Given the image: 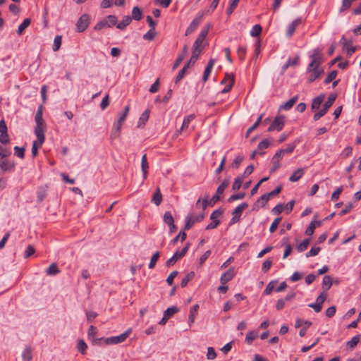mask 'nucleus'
<instances>
[{
    "instance_id": "nucleus-1",
    "label": "nucleus",
    "mask_w": 361,
    "mask_h": 361,
    "mask_svg": "<svg viewBox=\"0 0 361 361\" xmlns=\"http://www.w3.org/2000/svg\"><path fill=\"white\" fill-rule=\"evenodd\" d=\"M310 58L311 62L307 68V72L310 74L307 79L309 83L313 82L324 73V69L319 67L322 63L320 50L319 49H314Z\"/></svg>"
},
{
    "instance_id": "nucleus-2",
    "label": "nucleus",
    "mask_w": 361,
    "mask_h": 361,
    "mask_svg": "<svg viewBox=\"0 0 361 361\" xmlns=\"http://www.w3.org/2000/svg\"><path fill=\"white\" fill-rule=\"evenodd\" d=\"M35 122V134L39 141V145L41 146L45 140L44 131L46 130L45 121L42 117V106H39L36 112Z\"/></svg>"
},
{
    "instance_id": "nucleus-3",
    "label": "nucleus",
    "mask_w": 361,
    "mask_h": 361,
    "mask_svg": "<svg viewBox=\"0 0 361 361\" xmlns=\"http://www.w3.org/2000/svg\"><path fill=\"white\" fill-rule=\"evenodd\" d=\"M189 248V244H187L185 247H184L181 251L177 250L173 255L169 258L166 262V266L168 267L173 266L178 259L182 258L185 255Z\"/></svg>"
},
{
    "instance_id": "nucleus-4",
    "label": "nucleus",
    "mask_w": 361,
    "mask_h": 361,
    "mask_svg": "<svg viewBox=\"0 0 361 361\" xmlns=\"http://www.w3.org/2000/svg\"><path fill=\"white\" fill-rule=\"evenodd\" d=\"M130 332H131V329H129L119 336H112V337H109L107 338H104V343L106 345H113V344H118V343H122L124 341H126V339L128 337Z\"/></svg>"
},
{
    "instance_id": "nucleus-5",
    "label": "nucleus",
    "mask_w": 361,
    "mask_h": 361,
    "mask_svg": "<svg viewBox=\"0 0 361 361\" xmlns=\"http://www.w3.org/2000/svg\"><path fill=\"white\" fill-rule=\"evenodd\" d=\"M248 204L246 202H243L239 204L232 212V219L230 221V225L234 224L236 222L240 221V218L242 215L243 210L247 208Z\"/></svg>"
},
{
    "instance_id": "nucleus-6",
    "label": "nucleus",
    "mask_w": 361,
    "mask_h": 361,
    "mask_svg": "<svg viewBox=\"0 0 361 361\" xmlns=\"http://www.w3.org/2000/svg\"><path fill=\"white\" fill-rule=\"evenodd\" d=\"M285 123V117L283 116H278L271 123L270 126L268 128V131L271 132L274 130L280 131L283 129Z\"/></svg>"
},
{
    "instance_id": "nucleus-7",
    "label": "nucleus",
    "mask_w": 361,
    "mask_h": 361,
    "mask_svg": "<svg viewBox=\"0 0 361 361\" xmlns=\"http://www.w3.org/2000/svg\"><path fill=\"white\" fill-rule=\"evenodd\" d=\"M90 23V17L87 14L82 15L76 23L77 30L79 32L85 31Z\"/></svg>"
},
{
    "instance_id": "nucleus-8",
    "label": "nucleus",
    "mask_w": 361,
    "mask_h": 361,
    "mask_svg": "<svg viewBox=\"0 0 361 361\" xmlns=\"http://www.w3.org/2000/svg\"><path fill=\"white\" fill-rule=\"evenodd\" d=\"M207 29H204L201 31V32L200 33V35H198L197 38L196 39L193 44L192 50L200 51V53L202 52L203 48L201 47V45L204 42L205 37H207Z\"/></svg>"
},
{
    "instance_id": "nucleus-9",
    "label": "nucleus",
    "mask_w": 361,
    "mask_h": 361,
    "mask_svg": "<svg viewBox=\"0 0 361 361\" xmlns=\"http://www.w3.org/2000/svg\"><path fill=\"white\" fill-rule=\"evenodd\" d=\"M235 276V269L234 267H231L227 271L224 272L220 279L221 283L224 285L227 283L228 281H231L233 278Z\"/></svg>"
},
{
    "instance_id": "nucleus-10",
    "label": "nucleus",
    "mask_w": 361,
    "mask_h": 361,
    "mask_svg": "<svg viewBox=\"0 0 361 361\" xmlns=\"http://www.w3.org/2000/svg\"><path fill=\"white\" fill-rule=\"evenodd\" d=\"M202 20V16H198L195 18V19L191 22L190 25L188 27L185 31V35H189L192 32H193L198 25H200V22Z\"/></svg>"
},
{
    "instance_id": "nucleus-11",
    "label": "nucleus",
    "mask_w": 361,
    "mask_h": 361,
    "mask_svg": "<svg viewBox=\"0 0 361 361\" xmlns=\"http://www.w3.org/2000/svg\"><path fill=\"white\" fill-rule=\"evenodd\" d=\"M188 51V47L187 45H184L182 53L178 56V58L176 59L173 63V66L172 67L173 70L176 69L180 66L184 58L186 56Z\"/></svg>"
},
{
    "instance_id": "nucleus-12",
    "label": "nucleus",
    "mask_w": 361,
    "mask_h": 361,
    "mask_svg": "<svg viewBox=\"0 0 361 361\" xmlns=\"http://www.w3.org/2000/svg\"><path fill=\"white\" fill-rule=\"evenodd\" d=\"M336 97H337L336 94H331L329 96L327 100L324 104V105H323L322 108L321 109V110H322L323 111H324L326 114V112L329 110V109L334 104V102L336 100Z\"/></svg>"
},
{
    "instance_id": "nucleus-13",
    "label": "nucleus",
    "mask_w": 361,
    "mask_h": 361,
    "mask_svg": "<svg viewBox=\"0 0 361 361\" xmlns=\"http://www.w3.org/2000/svg\"><path fill=\"white\" fill-rule=\"evenodd\" d=\"M301 19L298 18L293 20L288 27L286 35L288 37H291L294 33L296 27L301 23Z\"/></svg>"
},
{
    "instance_id": "nucleus-14",
    "label": "nucleus",
    "mask_w": 361,
    "mask_h": 361,
    "mask_svg": "<svg viewBox=\"0 0 361 361\" xmlns=\"http://www.w3.org/2000/svg\"><path fill=\"white\" fill-rule=\"evenodd\" d=\"M298 100V96L296 95V96L292 97L291 99H290L285 104L281 105L280 106V109L290 110L294 106V104L297 102Z\"/></svg>"
},
{
    "instance_id": "nucleus-15",
    "label": "nucleus",
    "mask_w": 361,
    "mask_h": 361,
    "mask_svg": "<svg viewBox=\"0 0 361 361\" xmlns=\"http://www.w3.org/2000/svg\"><path fill=\"white\" fill-rule=\"evenodd\" d=\"M303 174L304 169L299 168L291 174V176L289 177V180L290 182H296L303 176Z\"/></svg>"
},
{
    "instance_id": "nucleus-16",
    "label": "nucleus",
    "mask_w": 361,
    "mask_h": 361,
    "mask_svg": "<svg viewBox=\"0 0 361 361\" xmlns=\"http://www.w3.org/2000/svg\"><path fill=\"white\" fill-rule=\"evenodd\" d=\"M122 125L123 123L119 121L114 123L111 135V137L112 139L116 138L120 135V130L121 129Z\"/></svg>"
},
{
    "instance_id": "nucleus-17",
    "label": "nucleus",
    "mask_w": 361,
    "mask_h": 361,
    "mask_svg": "<svg viewBox=\"0 0 361 361\" xmlns=\"http://www.w3.org/2000/svg\"><path fill=\"white\" fill-rule=\"evenodd\" d=\"M200 54H201L200 51L192 50V56H191L190 60L185 64V66L186 67H188V68L191 66H193L196 63L197 60L198 59Z\"/></svg>"
},
{
    "instance_id": "nucleus-18",
    "label": "nucleus",
    "mask_w": 361,
    "mask_h": 361,
    "mask_svg": "<svg viewBox=\"0 0 361 361\" xmlns=\"http://www.w3.org/2000/svg\"><path fill=\"white\" fill-rule=\"evenodd\" d=\"M324 99V95H319L317 97L314 98L312 102V110H318L323 102Z\"/></svg>"
},
{
    "instance_id": "nucleus-19",
    "label": "nucleus",
    "mask_w": 361,
    "mask_h": 361,
    "mask_svg": "<svg viewBox=\"0 0 361 361\" xmlns=\"http://www.w3.org/2000/svg\"><path fill=\"white\" fill-rule=\"evenodd\" d=\"M214 62V61L213 59H211L209 61L208 64L207 65V66L204 69V73H203V77H202V80L204 82H206L208 80L209 76L212 72Z\"/></svg>"
},
{
    "instance_id": "nucleus-20",
    "label": "nucleus",
    "mask_w": 361,
    "mask_h": 361,
    "mask_svg": "<svg viewBox=\"0 0 361 361\" xmlns=\"http://www.w3.org/2000/svg\"><path fill=\"white\" fill-rule=\"evenodd\" d=\"M15 167L14 163H12L8 160L3 161L0 164V168L3 171H11Z\"/></svg>"
},
{
    "instance_id": "nucleus-21",
    "label": "nucleus",
    "mask_w": 361,
    "mask_h": 361,
    "mask_svg": "<svg viewBox=\"0 0 361 361\" xmlns=\"http://www.w3.org/2000/svg\"><path fill=\"white\" fill-rule=\"evenodd\" d=\"M132 20V18L129 16H126L123 18V19L116 25V27L119 30H124Z\"/></svg>"
},
{
    "instance_id": "nucleus-22",
    "label": "nucleus",
    "mask_w": 361,
    "mask_h": 361,
    "mask_svg": "<svg viewBox=\"0 0 361 361\" xmlns=\"http://www.w3.org/2000/svg\"><path fill=\"white\" fill-rule=\"evenodd\" d=\"M60 272V270L56 263H52L46 270V274L48 276H54Z\"/></svg>"
},
{
    "instance_id": "nucleus-23",
    "label": "nucleus",
    "mask_w": 361,
    "mask_h": 361,
    "mask_svg": "<svg viewBox=\"0 0 361 361\" xmlns=\"http://www.w3.org/2000/svg\"><path fill=\"white\" fill-rule=\"evenodd\" d=\"M141 168H142V171L143 173V178H144V179H145L147 178V169L149 168L146 154H144L142 157Z\"/></svg>"
},
{
    "instance_id": "nucleus-24",
    "label": "nucleus",
    "mask_w": 361,
    "mask_h": 361,
    "mask_svg": "<svg viewBox=\"0 0 361 361\" xmlns=\"http://www.w3.org/2000/svg\"><path fill=\"white\" fill-rule=\"evenodd\" d=\"M161 201L162 195L161 194L159 188H157L156 192L152 196V202H154L157 206H159L161 203Z\"/></svg>"
},
{
    "instance_id": "nucleus-25",
    "label": "nucleus",
    "mask_w": 361,
    "mask_h": 361,
    "mask_svg": "<svg viewBox=\"0 0 361 361\" xmlns=\"http://www.w3.org/2000/svg\"><path fill=\"white\" fill-rule=\"evenodd\" d=\"M22 358L23 361H31L32 359V348L28 346L25 348L22 353Z\"/></svg>"
},
{
    "instance_id": "nucleus-26",
    "label": "nucleus",
    "mask_w": 361,
    "mask_h": 361,
    "mask_svg": "<svg viewBox=\"0 0 361 361\" xmlns=\"http://www.w3.org/2000/svg\"><path fill=\"white\" fill-rule=\"evenodd\" d=\"M332 286V279L330 276L326 275L323 278L322 281V288L324 289V291H327Z\"/></svg>"
},
{
    "instance_id": "nucleus-27",
    "label": "nucleus",
    "mask_w": 361,
    "mask_h": 361,
    "mask_svg": "<svg viewBox=\"0 0 361 361\" xmlns=\"http://www.w3.org/2000/svg\"><path fill=\"white\" fill-rule=\"evenodd\" d=\"M195 276V272L194 271H190L189 272L188 274H187L182 279L181 282H180V286L182 288H184L187 286V284L188 283V282L190 281H191Z\"/></svg>"
},
{
    "instance_id": "nucleus-28",
    "label": "nucleus",
    "mask_w": 361,
    "mask_h": 361,
    "mask_svg": "<svg viewBox=\"0 0 361 361\" xmlns=\"http://www.w3.org/2000/svg\"><path fill=\"white\" fill-rule=\"evenodd\" d=\"M199 309V305L197 304L195 305L190 310V315H189V322L190 324H192L195 321V318L196 315L197 314V311Z\"/></svg>"
},
{
    "instance_id": "nucleus-29",
    "label": "nucleus",
    "mask_w": 361,
    "mask_h": 361,
    "mask_svg": "<svg viewBox=\"0 0 361 361\" xmlns=\"http://www.w3.org/2000/svg\"><path fill=\"white\" fill-rule=\"evenodd\" d=\"M30 23L31 20L30 18H25L19 25L18 29V34L20 35L30 25Z\"/></svg>"
},
{
    "instance_id": "nucleus-30",
    "label": "nucleus",
    "mask_w": 361,
    "mask_h": 361,
    "mask_svg": "<svg viewBox=\"0 0 361 361\" xmlns=\"http://www.w3.org/2000/svg\"><path fill=\"white\" fill-rule=\"evenodd\" d=\"M149 111L146 110L145 111H144L142 114L141 116L140 117L139 123H138V127H141L142 126H145V123L149 119Z\"/></svg>"
},
{
    "instance_id": "nucleus-31",
    "label": "nucleus",
    "mask_w": 361,
    "mask_h": 361,
    "mask_svg": "<svg viewBox=\"0 0 361 361\" xmlns=\"http://www.w3.org/2000/svg\"><path fill=\"white\" fill-rule=\"evenodd\" d=\"M243 179H244V177L243 176H238L235 178L233 183V185H232V189L233 190H238L240 188V187L242 186V183L243 182Z\"/></svg>"
},
{
    "instance_id": "nucleus-32",
    "label": "nucleus",
    "mask_w": 361,
    "mask_h": 361,
    "mask_svg": "<svg viewBox=\"0 0 361 361\" xmlns=\"http://www.w3.org/2000/svg\"><path fill=\"white\" fill-rule=\"evenodd\" d=\"M269 199L270 198L268 197L267 193L264 194L256 201L255 204L260 205L262 207H264Z\"/></svg>"
},
{
    "instance_id": "nucleus-33",
    "label": "nucleus",
    "mask_w": 361,
    "mask_h": 361,
    "mask_svg": "<svg viewBox=\"0 0 361 361\" xmlns=\"http://www.w3.org/2000/svg\"><path fill=\"white\" fill-rule=\"evenodd\" d=\"M310 238L305 239L300 244L297 246L298 252H302L306 250L310 245Z\"/></svg>"
},
{
    "instance_id": "nucleus-34",
    "label": "nucleus",
    "mask_w": 361,
    "mask_h": 361,
    "mask_svg": "<svg viewBox=\"0 0 361 361\" xmlns=\"http://www.w3.org/2000/svg\"><path fill=\"white\" fill-rule=\"evenodd\" d=\"M195 118V115L194 114H190L188 116H186L184 120H183V124H182V126L180 128V131L186 129L188 128V126H189V123H190V121H192L193 119Z\"/></svg>"
},
{
    "instance_id": "nucleus-35",
    "label": "nucleus",
    "mask_w": 361,
    "mask_h": 361,
    "mask_svg": "<svg viewBox=\"0 0 361 361\" xmlns=\"http://www.w3.org/2000/svg\"><path fill=\"white\" fill-rule=\"evenodd\" d=\"M132 18L140 20L142 18V11L139 7L135 6L132 11Z\"/></svg>"
},
{
    "instance_id": "nucleus-36",
    "label": "nucleus",
    "mask_w": 361,
    "mask_h": 361,
    "mask_svg": "<svg viewBox=\"0 0 361 361\" xmlns=\"http://www.w3.org/2000/svg\"><path fill=\"white\" fill-rule=\"evenodd\" d=\"M360 341V336H355L351 338L350 341H348L346 343V345L348 348H349L350 350L353 349L359 343Z\"/></svg>"
},
{
    "instance_id": "nucleus-37",
    "label": "nucleus",
    "mask_w": 361,
    "mask_h": 361,
    "mask_svg": "<svg viewBox=\"0 0 361 361\" xmlns=\"http://www.w3.org/2000/svg\"><path fill=\"white\" fill-rule=\"evenodd\" d=\"M226 76H228L229 78V83L223 89V90H222L223 93L228 92L231 90V88L234 84V77L228 73H226Z\"/></svg>"
},
{
    "instance_id": "nucleus-38",
    "label": "nucleus",
    "mask_w": 361,
    "mask_h": 361,
    "mask_svg": "<svg viewBox=\"0 0 361 361\" xmlns=\"http://www.w3.org/2000/svg\"><path fill=\"white\" fill-rule=\"evenodd\" d=\"M257 333L253 331H249L245 337V342L248 344H251L252 341L257 337Z\"/></svg>"
},
{
    "instance_id": "nucleus-39",
    "label": "nucleus",
    "mask_w": 361,
    "mask_h": 361,
    "mask_svg": "<svg viewBox=\"0 0 361 361\" xmlns=\"http://www.w3.org/2000/svg\"><path fill=\"white\" fill-rule=\"evenodd\" d=\"M61 41H62V37L61 35H57L55 37L54 40L53 47H52L54 51H56L60 49V47L61 45Z\"/></svg>"
},
{
    "instance_id": "nucleus-40",
    "label": "nucleus",
    "mask_w": 361,
    "mask_h": 361,
    "mask_svg": "<svg viewBox=\"0 0 361 361\" xmlns=\"http://www.w3.org/2000/svg\"><path fill=\"white\" fill-rule=\"evenodd\" d=\"M164 221L168 226L174 223L173 217L170 212H166L164 213Z\"/></svg>"
},
{
    "instance_id": "nucleus-41",
    "label": "nucleus",
    "mask_w": 361,
    "mask_h": 361,
    "mask_svg": "<svg viewBox=\"0 0 361 361\" xmlns=\"http://www.w3.org/2000/svg\"><path fill=\"white\" fill-rule=\"evenodd\" d=\"M160 257V253L159 252H156L153 255L152 257H151V259H150V262H149V269H153L155 265H156V263L158 261L159 258Z\"/></svg>"
},
{
    "instance_id": "nucleus-42",
    "label": "nucleus",
    "mask_w": 361,
    "mask_h": 361,
    "mask_svg": "<svg viewBox=\"0 0 361 361\" xmlns=\"http://www.w3.org/2000/svg\"><path fill=\"white\" fill-rule=\"evenodd\" d=\"M106 20H107V27H111L112 26L117 25V21H118L117 18H116V16H115L114 15L108 16Z\"/></svg>"
},
{
    "instance_id": "nucleus-43",
    "label": "nucleus",
    "mask_w": 361,
    "mask_h": 361,
    "mask_svg": "<svg viewBox=\"0 0 361 361\" xmlns=\"http://www.w3.org/2000/svg\"><path fill=\"white\" fill-rule=\"evenodd\" d=\"M337 74H338V72L336 70L331 71L328 74L327 77L325 78V80L324 81V84L326 85V84L330 83L331 81H333L337 76Z\"/></svg>"
},
{
    "instance_id": "nucleus-44",
    "label": "nucleus",
    "mask_w": 361,
    "mask_h": 361,
    "mask_svg": "<svg viewBox=\"0 0 361 361\" xmlns=\"http://www.w3.org/2000/svg\"><path fill=\"white\" fill-rule=\"evenodd\" d=\"M299 61V56H295L293 60L289 59L287 62L283 66V70H286L289 66H294L298 64Z\"/></svg>"
},
{
    "instance_id": "nucleus-45",
    "label": "nucleus",
    "mask_w": 361,
    "mask_h": 361,
    "mask_svg": "<svg viewBox=\"0 0 361 361\" xmlns=\"http://www.w3.org/2000/svg\"><path fill=\"white\" fill-rule=\"evenodd\" d=\"M262 28L260 25H255L252 27L250 31V35L252 37H257L262 32Z\"/></svg>"
},
{
    "instance_id": "nucleus-46",
    "label": "nucleus",
    "mask_w": 361,
    "mask_h": 361,
    "mask_svg": "<svg viewBox=\"0 0 361 361\" xmlns=\"http://www.w3.org/2000/svg\"><path fill=\"white\" fill-rule=\"evenodd\" d=\"M14 154L20 158L23 159L25 157V148L24 147H20L18 146H16L14 147Z\"/></svg>"
},
{
    "instance_id": "nucleus-47",
    "label": "nucleus",
    "mask_w": 361,
    "mask_h": 361,
    "mask_svg": "<svg viewBox=\"0 0 361 361\" xmlns=\"http://www.w3.org/2000/svg\"><path fill=\"white\" fill-rule=\"evenodd\" d=\"M271 163L272 167L270 169V173H274L281 166L280 160L273 157L271 159Z\"/></svg>"
},
{
    "instance_id": "nucleus-48",
    "label": "nucleus",
    "mask_w": 361,
    "mask_h": 361,
    "mask_svg": "<svg viewBox=\"0 0 361 361\" xmlns=\"http://www.w3.org/2000/svg\"><path fill=\"white\" fill-rule=\"evenodd\" d=\"M178 309L176 307L173 306L166 309V310L164 312V315L169 319L174 314L178 312Z\"/></svg>"
},
{
    "instance_id": "nucleus-49",
    "label": "nucleus",
    "mask_w": 361,
    "mask_h": 361,
    "mask_svg": "<svg viewBox=\"0 0 361 361\" xmlns=\"http://www.w3.org/2000/svg\"><path fill=\"white\" fill-rule=\"evenodd\" d=\"M77 348L78 351H80L82 354L84 355L86 353L87 346L83 340H80L78 343Z\"/></svg>"
},
{
    "instance_id": "nucleus-50",
    "label": "nucleus",
    "mask_w": 361,
    "mask_h": 361,
    "mask_svg": "<svg viewBox=\"0 0 361 361\" xmlns=\"http://www.w3.org/2000/svg\"><path fill=\"white\" fill-rule=\"evenodd\" d=\"M216 353L213 347H209L207 348V358L208 360H214L216 357Z\"/></svg>"
},
{
    "instance_id": "nucleus-51",
    "label": "nucleus",
    "mask_w": 361,
    "mask_h": 361,
    "mask_svg": "<svg viewBox=\"0 0 361 361\" xmlns=\"http://www.w3.org/2000/svg\"><path fill=\"white\" fill-rule=\"evenodd\" d=\"M238 58L240 61L244 60L246 54V47L244 46H239L237 50Z\"/></svg>"
},
{
    "instance_id": "nucleus-52",
    "label": "nucleus",
    "mask_w": 361,
    "mask_h": 361,
    "mask_svg": "<svg viewBox=\"0 0 361 361\" xmlns=\"http://www.w3.org/2000/svg\"><path fill=\"white\" fill-rule=\"evenodd\" d=\"M321 248L319 247H312L311 250L306 253V257H314L319 254Z\"/></svg>"
},
{
    "instance_id": "nucleus-53",
    "label": "nucleus",
    "mask_w": 361,
    "mask_h": 361,
    "mask_svg": "<svg viewBox=\"0 0 361 361\" xmlns=\"http://www.w3.org/2000/svg\"><path fill=\"white\" fill-rule=\"evenodd\" d=\"M281 221V217H278L274 219V221L272 222V224H271V226L269 228V231L271 233H274V231H276Z\"/></svg>"
},
{
    "instance_id": "nucleus-54",
    "label": "nucleus",
    "mask_w": 361,
    "mask_h": 361,
    "mask_svg": "<svg viewBox=\"0 0 361 361\" xmlns=\"http://www.w3.org/2000/svg\"><path fill=\"white\" fill-rule=\"evenodd\" d=\"M245 192H240V193H238V194H234V195H232L228 199V201L229 202H232L235 200H242L245 197Z\"/></svg>"
},
{
    "instance_id": "nucleus-55",
    "label": "nucleus",
    "mask_w": 361,
    "mask_h": 361,
    "mask_svg": "<svg viewBox=\"0 0 361 361\" xmlns=\"http://www.w3.org/2000/svg\"><path fill=\"white\" fill-rule=\"evenodd\" d=\"M272 265V261L270 260V259H266L263 264H262V271L264 272V273H267L271 268Z\"/></svg>"
},
{
    "instance_id": "nucleus-56",
    "label": "nucleus",
    "mask_w": 361,
    "mask_h": 361,
    "mask_svg": "<svg viewBox=\"0 0 361 361\" xmlns=\"http://www.w3.org/2000/svg\"><path fill=\"white\" fill-rule=\"evenodd\" d=\"M188 69L185 65L183 68L178 72V75L176 78L175 82L178 83L184 77L186 71Z\"/></svg>"
},
{
    "instance_id": "nucleus-57",
    "label": "nucleus",
    "mask_w": 361,
    "mask_h": 361,
    "mask_svg": "<svg viewBox=\"0 0 361 361\" xmlns=\"http://www.w3.org/2000/svg\"><path fill=\"white\" fill-rule=\"evenodd\" d=\"M155 30L150 29L146 34L143 35V39L151 41L155 37Z\"/></svg>"
},
{
    "instance_id": "nucleus-58",
    "label": "nucleus",
    "mask_w": 361,
    "mask_h": 361,
    "mask_svg": "<svg viewBox=\"0 0 361 361\" xmlns=\"http://www.w3.org/2000/svg\"><path fill=\"white\" fill-rule=\"evenodd\" d=\"M240 0H230V6L227 9V13L231 14L237 7Z\"/></svg>"
},
{
    "instance_id": "nucleus-59",
    "label": "nucleus",
    "mask_w": 361,
    "mask_h": 361,
    "mask_svg": "<svg viewBox=\"0 0 361 361\" xmlns=\"http://www.w3.org/2000/svg\"><path fill=\"white\" fill-rule=\"evenodd\" d=\"M195 222L192 219V216H188L185 219V229L189 230L192 228V226L194 225Z\"/></svg>"
},
{
    "instance_id": "nucleus-60",
    "label": "nucleus",
    "mask_w": 361,
    "mask_h": 361,
    "mask_svg": "<svg viewBox=\"0 0 361 361\" xmlns=\"http://www.w3.org/2000/svg\"><path fill=\"white\" fill-rule=\"evenodd\" d=\"M270 143H269V141L268 140H263L262 141H261L258 146H257V150L259 151H261V150H263V149H265L269 147Z\"/></svg>"
},
{
    "instance_id": "nucleus-61",
    "label": "nucleus",
    "mask_w": 361,
    "mask_h": 361,
    "mask_svg": "<svg viewBox=\"0 0 361 361\" xmlns=\"http://www.w3.org/2000/svg\"><path fill=\"white\" fill-rule=\"evenodd\" d=\"M355 1V0H343L342 6L340 11H343L345 10L348 9L351 6L352 3Z\"/></svg>"
},
{
    "instance_id": "nucleus-62",
    "label": "nucleus",
    "mask_w": 361,
    "mask_h": 361,
    "mask_svg": "<svg viewBox=\"0 0 361 361\" xmlns=\"http://www.w3.org/2000/svg\"><path fill=\"white\" fill-rule=\"evenodd\" d=\"M35 252V249L32 245H28L24 253V257L27 258Z\"/></svg>"
},
{
    "instance_id": "nucleus-63",
    "label": "nucleus",
    "mask_w": 361,
    "mask_h": 361,
    "mask_svg": "<svg viewBox=\"0 0 361 361\" xmlns=\"http://www.w3.org/2000/svg\"><path fill=\"white\" fill-rule=\"evenodd\" d=\"M327 297V293L324 291L316 299V302L319 303L321 306H322V304L326 300Z\"/></svg>"
},
{
    "instance_id": "nucleus-64",
    "label": "nucleus",
    "mask_w": 361,
    "mask_h": 361,
    "mask_svg": "<svg viewBox=\"0 0 361 361\" xmlns=\"http://www.w3.org/2000/svg\"><path fill=\"white\" fill-rule=\"evenodd\" d=\"M109 105V96L106 94L102 100L100 107L102 110H104Z\"/></svg>"
}]
</instances>
